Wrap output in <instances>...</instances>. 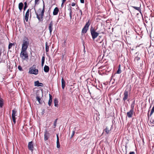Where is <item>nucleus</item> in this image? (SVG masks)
Segmentation results:
<instances>
[{
    "instance_id": "f257e3e1",
    "label": "nucleus",
    "mask_w": 154,
    "mask_h": 154,
    "mask_svg": "<svg viewBox=\"0 0 154 154\" xmlns=\"http://www.w3.org/2000/svg\"><path fill=\"white\" fill-rule=\"evenodd\" d=\"M45 11V5L43 2V7L42 10L39 8L37 11H35V13L36 15V17L39 21H42L44 16V14Z\"/></svg>"
},
{
    "instance_id": "f03ea898",
    "label": "nucleus",
    "mask_w": 154,
    "mask_h": 154,
    "mask_svg": "<svg viewBox=\"0 0 154 154\" xmlns=\"http://www.w3.org/2000/svg\"><path fill=\"white\" fill-rule=\"evenodd\" d=\"M131 89L126 88L124 91L122 100L125 102L126 100L128 101L130 97Z\"/></svg>"
},
{
    "instance_id": "7ed1b4c3",
    "label": "nucleus",
    "mask_w": 154,
    "mask_h": 154,
    "mask_svg": "<svg viewBox=\"0 0 154 154\" xmlns=\"http://www.w3.org/2000/svg\"><path fill=\"white\" fill-rule=\"evenodd\" d=\"M29 45L28 39H24L22 45V50H26Z\"/></svg>"
},
{
    "instance_id": "20e7f679",
    "label": "nucleus",
    "mask_w": 154,
    "mask_h": 154,
    "mask_svg": "<svg viewBox=\"0 0 154 154\" xmlns=\"http://www.w3.org/2000/svg\"><path fill=\"white\" fill-rule=\"evenodd\" d=\"M90 32L92 38H95L100 34V33L98 32H96L95 29L91 26L90 29Z\"/></svg>"
},
{
    "instance_id": "39448f33",
    "label": "nucleus",
    "mask_w": 154,
    "mask_h": 154,
    "mask_svg": "<svg viewBox=\"0 0 154 154\" xmlns=\"http://www.w3.org/2000/svg\"><path fill=\"white\" fill-rule=\"evenodd\" d=\"M35 66L33 65L32 67L30 68L29 73L36 75L38 73V70L35 68Z\"/></svg>"
},
{
    "instance_id": "423d86ee",
    "label": "nucleus",
    "mask_w": 154,
    "mask_h": 154,
    "mask_svg": "<svg viewBox=\"0 0 154 154\" xmlns=\"http://www.w3.org/2000/svg\"><path fill=\"white\" fill-rule=\"evenodd\" d=\"M91 24V23L90 20H89L87 22H86V24L83 28L82 31V33H86L89 27Z\"/></svg>"
},
{
    "instance_id": "0eeeda50",
    "label": "nucleus",
    "mask_w": 154,
    "mask_h": 154,
    "mask_svg": "<svg viewBox=\"0 0 154 154\" xmlns=\"http://www.w3.org/2000/svg\"><path fill=\"white\" fill-rule=\"evenodd\" d=\"M20 56L24 60L26 59H28V55L26 53V50H21Z\"/></svg>"
},
{
    "instance_id": "6e6552de",
    "label": "nucleus",
    "mask_w": 154,
    "mask_h": 154,
    "mask_svg": "<svg viewBox=\"0 0 154 154\" xmlns=\"http://www.w3.org/2000/svg\"><path fill=\"white\" fill-rule=\"evenodd\" d=\"M50 136V134L48 131L47 130H45L44 134V140H47Z\"/></svg>"
},
{
    "instance_id": "1a4fd4ad",
    "label": "nucleus",
    "mask_w": 154,
    "mask_h": 154,
    "mask_svg": "<svg viewBox=\"0 0 154 154\" xmlns=\"http://www.w3.org/2000/svg\"><path fill=\"white\" fill-rule=\"evenodd\" d=\"M54 23L53 21H51L50 23L48 25V29L49 30V32L51 34L52 31L53 29V26Z\"/></svg>"
},
{
    "instance_id": "9d476101",
    "label": "nucleus",
    "mask_w": 154,
    "mask_h": 154,
    "mask_svg": "<svg viewBox=\"0 0 154 154\" xmlns=\"http://www.w3.org/2000/svg\"><path fill=\"white\" fill-rule=\"evenodd\" d=\"M28 147L29 149L32 151L33 149V145L32 141L30 142L28 144Z\"/></svg>"
},
{
    "instance_id": "9b49d317",
    "label": "nucleus",
    "mask_w": 154,
    "mask_h": 154,
    "mask_svg": "<svg viewBox=\"0 0 154 154\" xmlns=\"http://www.w3.org/2000/svg\"><path fill=\"white\" fill-rule=\"evenodd\" d=\"M134 112V111L130 110V111L127 113V116L129 118H131Z\"/></svg>"
},
{
    "instance_id": "f8f14e48",
    "label": "nucleus",
    "mask_w": 154,
    "mask_h": 154,
    "mask_svg": "<svg viewBox=\"0 0 154 154\" xmlns=\"http://www.w3.org/2000/svg\"><path fill=\"white\" fill-rule=\"evenodd\" d=\"M34 85L35 86H43V83H42L39 82L38 81H35L34 82Z\"/></svg>"
},
{
    "instance_id": "ddd939ff",
    "label": "nucleus",
    "mask_w": 154,
    "mask_h": 154,
    "mask_svg": "<svg viewBox=\"0 0 154 154\" xmlns=\"http://www.w3.org/2000/svg\"><path fill=\"white\" fill-rule=\"evenodd\" d=\"M29 10L28 9L26 14L25 16V19L26 22L28 21L29 16Z\"/></svg>"
},
{
    "instance_id": "4468645a",
    "label": "nucleus",
    "mask_w": 154,
    "mask_h": 154,
    "mask_svg": "<svg viewBox=\"0 0 154 154\" xmlns=\"http://www.w3.org/2000/svg\"><path fill=\"white\" fill-rule=\"evenodd\" d=\"M59 11V9L57 7H56L54 9L53 14L54 15H57Z\"/></svg>"
},
{
    "instance_id": "2eb2a0df",
    "label": "nucleus",
    "mask_w": 154,
    "mask_h": 154,
    "mask_svg": "<svg viewBox=\"0 0 154 154\" xmlns=\"http://www.w3.org/2000/svg\"><path fill=\"white\" fill-rule=\"evenodd\" d=\"M57 148H59L60 147V144L59 141V138L58 134L57 135Z\"/></svg>"
},
{
    "instance_id": "dca6fc26",
    "label": "nucleus",
    "mask_w": 154,
    "mask_h": 154,
    "mask_svg": "<svg viewBox=\"0 0 154 154\" xmlns=\"http://www.w3.org/2000/svg\"><path fill=\"white\" fill-rule=\"evenodd\" d=\"M49 67L48 66L46 65L45 66L44 68V70L45 72H48L49 71Z\"/></svg>"
},
{
    "instance_id": "f3484780",
    "label": "nucleus",
    "mask_w": 154,
    "mask_h": 154,
    "mask_svg": "<svg viewBox=\"0 0 154 154\" xmlns=\"http://www.w3.org/2000/svg\"><path fill=\"white\" fill-rule=\"evenodd\" d=\"M49 100L48 104L49 106H50L51 104V103L52 102V95L51 94H49Z\"/></svg>"
},
{
    "instance_id": "a211bd4d",
    "label": "nucleus",
    "mask_w": 154,
    "mask_h": 154,
    "mask_svg": "<svg viewBox=\"0 0 154 154\" xmlns=\"http://www.w3.org/2000/svg\"><path fill=\"white\" fill-rule=\"evenodd\" d=\"M131 7L135 9V10L138 11L141 14H142L140 7H137L134 6H131Z\"/></svg>"
},
{
    "instance_id": "6ab92c4d",
    "label": "nucleus",
    "mask_w": 154,
    "mask_h": 154,
    "mask_svg": "<svg viewBox=\"0 0 154 154\" xmlns=\"http://www.w3.org/2000/svg\"><path fill=\"white\" fill-rule=\"evenodd\" d=\"M23 6V4L22 2H20L19 3L18 8L20 11H21L22 10Z\"/></svg>"
},
{
    "instance_id": "aec40b11",
    "label": "nucleus",
    "mask_w": 154,
    "mask_h": 154,
    "mask_svg": "<svg viewBox=\"0 0 154 154\" xmlns=\"http://www.w3.org/2000/svg\"><path fill=\"white\" fill-rule=\"evenodd\" d=\"M36 98L37 100L39 102V104L42 103V100L38 96V95L37 94Z\"/></svg>"
},
{
    "instance_id": "412c9836",
    "label": "nucleus",
    "mask_w": 154,
    "mask_h": 154,
    "mask_svg": "<svg viewBox=\"0 0 154 154\" xmlns=\"http://www.w3.org/2000/svg\"><path fill=\"white\" fill-rule=\"evenodd\" d=\"M61 82H62V87L63 89L65 86V82L63 79L62 78L61 79Z\"/></svg>"
},
{
    "instance_id": "4be33fe9",
    "label": "nucleus",
    "mask_w": 154,
    "mask_h": 154,
    "mask_svg": "<svg viewBox=\"0 0 154 154\" xmlns=\"http://www.w3.org/2000/svg\"><path fill=\"white\" fill-rule=\"evenodd\" d=\"M111 128H109L108 126H107L104 130L106 134H108L109 133V132L111 131Z\"/></svg>"
},
{
    "instance_id": "5701e85b",
    "label": "nucleus",
    "mask_w": 154,
    "mask_h": 154,
    "mask_svg": "<svg viewBox=\"0 0 154 154\" xmlns=\"http://www.w3.org/2000/svg\"><path fill=\"white\" fill-rule=\"evenodd\" d=\"M16 112L17 111L14 109L12 110V117H15V116H16Z\"/></svg>"
},
{
    "instance_id": "b1692460",
    "label": "nucleus",
    "mask_w": 154,
    "mask_h": 154,
    "mask_svg": "<svg viewBox=\"0 0 154 154\" xmlns=\"http://www.w3.org/2000/svg\"><path fill=\"white\" fill-rule=\"evenodd\" d=\"M68 10L69 11V16L70 17V19L71 20L72 19V11L71 9V7L69 8L68 9Z\"/></svg>"
},
{
    "instance_id": "393cba45",
    "label": "nucleus",
    "mask_w": 154,
    "mask_h": 154,
    "mask_svg": "<svg viewBox=\"0 0 154 154\" xmlns=\"http://www.w3.org/2000/svg\"><path fill=\"white\" fill-rule=\"evenodd\" d=\"M45 51L46 52H48L49 51V46L47 42H46L45 43Z\"/></svg>"
},
{
    "instance_id": "a878e982",
    "label": "nucleus",
    "mask_w": 154,
    "mask_h": 154,
    "mask_svg": "<svg viewBox=\"0 0 154 154\" xmlns=\"http://www.w3.org/2000/svg\"><path fill=\"white\" fill-rule=\"evenodd\" d=\"M9 43L8 48L9 49H10L12 48L13 46L15 45V43H11L10 42H9Z\"/></svg>"
},
{
    "instance_id": "bb28decb",
    "label": "nucleus",
    "mask_w": 154,
    "mask_h": 154,
    "mask_svg": "<svg viewBox=\"0 0 154 154\" xmlns=\"http://www.w3.org/2000/svg\"><path fill=\"white\" fill-rule=\"evenodd\" d=\"M3 104V100L0 97V107H2Z\"/></svg>"
},
{
    "instance_id": "cd10ccee",
    "label": "nucleus",
    "mask_w": 154,
    "mask_h": 154,
    "mask_svg": "<svg viewBox=\"0 0 154 154\" xmlns=\"http://www.w3.org/2000/svg\"><path fill=\"white\" fill-rule=\"evenodd\" d=\"M120 67H121V65L119 64V66L118 70H117V72H116V73L117 74H120L121 72L122 71H121V69Z\"/></svg>"
},
{
    "instance_id": "c85d7f7f",
    "label": "nucleus",
    "mask_w": 154,
    "mask_h": 154,
    "mask_svg": "<svg viewBox=\"0 0 154 154\" xmlns=\"http://www.w3.org/2000/svg\"><path fill=\"white\" fill-rule=\"evenodd\" d=\"M58 101L57 99L55 98L54 100V106H57L58 104Z\"/></svg>"
},
{
    "instance_id": "c756f323",
    "label": "nucleus",
    "mask_w": 154,
    "mask_h": 154,
    "mask_svg": "<svg viewBox=\"0 0 154 154\" xmlns=\"http://www.w3.org/2000/svg\"><path fill=\"white\" fill-rule=\"evenodd\" d=\"M76 130V128H74V130L72 131V134L71 135V136L70 137V138H72L73 137V136L74 135V134L75 133V131Z\"/></svg>"
},
{
    "instance_id": "7c9ffc66",
    "label": "nucleus",
    "mask_w": 154,
    "mask_h": 154,
    "mask_svg": "<svg viewBox=\"0 0 154 154\" xmlns=\"http://www.w3.org/2000/svg\"><path fill=\"white\" fill-rule=\"evenodd\" d=\"M24 6L23 8L24 11H25L26 9V8L27 7V3L26 2H25L24 3Z\"/></svg>"
},
{
    "instance_id": "2f4dec72",
    "label": "nucleus",
    "mask_w": 154,
    "mask_h": 154,
    "mask_svg": "<svg viewBox=\"0 0 154 154\" xmlns=\"http://www.w3.org/2000/svg\"><path fill=\"white\" fill-rule=\"evenodd\" d=\"M154 112V106H153V107H152V110L150 112V116H151L152 115V114H153V113Z\"/></svg>"
},
{
    "instance_id": "473e14b6",
    "label": "nucleus",
    "mask_w": 154,
    "mask_h": 154,
    "mask_svg": "<svg viewBox=\"0 0 154 154\" xmlns=\"http://www.w3.org/2000/svg\"><path fill=\"white\" fill-rule=\"evenodd\" d=\"M57 119H55V120L54 121V128H55V127L56 126V124L57 122Z\"/></svg>"
},
{
    "instance_id": "72a5a7b5",
    "label": "nucleus",
    "mask_w": 154,
    "mask_h": 154,
    "mask_svg": "<svg viewBox=\"0 0 154 154\" xmlns=\"http://www.w3.org/2000/svg\"><path fill=\"white\" fill-rule=\"evenodd\" d=\"M18 68L19 69V70L20 71H22L23 70V69H22V68L21 66L20 65L18 66Z\"/></svg>"
},
{
    "instance_id": "f704fd0d",
    "label": "nucleus",
    "mask_w": 154,
    "mask_h": 154,
    "mask_svg": "<svg viewBox=\"0 0 154 154\" xmlns=\"http://www.w3.org/2000/svg\"><path fill=\"white\" fill-rule=\"evenodd\" d=\"M134 104H131V110H133V111H134Z\"/></svg>"
},
{
    "instance_id": "c9c22d12",
    "label": "nucleus",
    "mask_w": 154,
    "mask_h": 154,
    "mask_svg": "<svg viewBox=\"0 0 154 154\" xmlns=\"http://www.w3.org/2000/svg\"><path fill=\"white\" fill-rule=\"evenodd\" d=\"M13 121L14 124L16 123V118L15 117H12Z\"/></svg>"
},
{
    "instance_id": "e433bc0d",
    "label": "nucleus",
    "mask_w": 154,
    "mask_h": 154,
    "mask_svg": "<svg viewBox=\"0 0 154 154\" xmlns=\"http://www.w3.org/2000/svg\"><path fill=\"white\" fill-rule=\"evenodd\" d=\"M45 57L44 56H43L42 59V62H45Z\"/></svg>"
},
{
    "instance_id": "4c0bfd02",
    "label": "nucleus",
    "mask_w": 154,
    "mask_h": 154,
    "mask_svg": "<svg viewBox=\"0 0 154 154\" xmlns=\"http://www.w3.org/2000/svg\"><path fill=\"white\" fill-rule=\"evenodd\" d=\"M140 59V58L139 57H135V60H136L137 61H138Z\"/></svg>"
},
{
    "instance_id": "58836bf2",
    "label": "nucleus",
    "mask_w": 154,
    "mask_h": 154,
    "mask_svg": "<svg viewBox=\"0 0 154 154\" xmlns=\"http://www.w3.org/2000/svg\"><path fill=\"white\" fill-rule=\"evenodd\" d=\"M79 12H80V14H81V17H80V19H81L82 16V11L81 10H79Z\"/></svg>"
},
{
    "instance_id": "ea45409f",
    "label": "nucleus",
    "mask_w": 154,
    "mask_h": 154,
    "mask_svg": "<svg viewBox=\"0 0 154 154\" xmlns=\"http://www.w3.org/2000/svg\"><path fill=\"white\" fill-rule=\"evenodd\" d=\"M66 0H62V6L63 5V3H64L66 1Z\"/></svg>"
},
{
    "instance_id": "a19ab883",
    "label": "nucleus",
    "mask_w": 154,
    "mask_h": 154,
    "mask_svg": "<svg viewBox=\"0 0 154 154\" xmlns=\"http://www.w3.org/2000/svg\"><path fill=\"white\" fill-rule=\"evenodd\" d=\"M75 5V3L74 2H73L72 4V6H74Z\"/></svg>"
},
{
    "instance_id": "79ce46f5",
    "label": "nucleus",
    "mask_w": 154,
    "mask_h": 154,
    "mask_svg": "<svg viewBox=\"0 0 154 154\" xmlns=\"http://www.w3.org/2000/svg\"><path fill=\"white\" fill-rule=\"evenodd\" d=\"M129 154H135V152H131Z\"/></svg>"
},
{
    "instance_id": "37998d69",
    "label": "nucleus",
    "mask_w": 154,
    "mask_h": 154,
    "mask_svg": "<svg viewBox=\"0 0 154 154\" xmlns=\"http://www.w3.org/2000/svg\"><path fill=\"white\" fill-rule=\"evenodd\" d=\"M5 61V60H3V59H2L0 61V63L1 62H4Z\"/></svg>"
},
{
    "instance_id": "c03bdc74",
    "label": "nucleus",
    "mask_w": 154,
    "mask_h": 154,
    "mask_svg": "<svg viewBox=\"0 0 154 154\" xmlns=\"http://www.w3.org/2000/svg\"><path fill=\"white\" fill-rule=\"evenodd\" d=\"M80 2L82 3H84V0H80Z\"/></svg>"
},
{
    "instance_id": "a18cd8bd",
    "label": "nucleus",
    "mask_w": 154,
    "mask_h": 154,
    "mask_svg": "<svg viewBox=\"0 0 154 154\" xmlns=\"http://www.w3.org/2000/svg\"><path fill=\"white\" fill-rule=\"evenodd\" d=\"M39 0H35V3L36 4Z\"/></svg>"
},
{
    "instance_id": "49530a36",
    "label": "nucleus",
    "mask_w": 154,
    "mask_h": 154,
    "mask_svg": "<svg viewBox=\"0 0 154 154\" xmlns=\"http://www.w3.org/2000/svg\"><path fill=\"white\" fill-rule=\"evenodd\" d=\"M84 53H85V46H84Z\"/></svg>"
},
{
    "instance_id": "de8ad7c7",
    "label": "nucleus",
    "mask_w": 154,
    "mask_h": 154,
    "mask_svg": "<svg viewBox=\"0 0 154 154\" xmlns=\"http://www.w3.org/2000/svg\"><path fill=\"white\" fill-rule=\"evenodd\" d=\"M44 62H42V66H43L44 65Z\"/></svg>"
},
{
    "instance_id": "09e8293b",
    "label": "nucleus",
    "mask_w": 154,
    "mask_h": 154,
    "mask_svg": "<svg viewBox=\"0 0 154 154\" xmlns=\"http://www.w3.org/2000/svg\"><path fill=\"white\" fill-rule=\"evenodd\" d=\"M103 39H101V40L100 42V43H101V42L103 41Z\"/></svg>"
},
{
    "instance_id": "8fccbe9b",
    "label": "nucleus",
    "mask_w": 154,
    "mask_h": 154,
    "mask_svg": "<svg viewBox=\"0 0 154 154\" xmlns=\"http://www.w3.org/2000/svg\"><path fill=\"white\" fill-rule=\"evenodd\" d=\"M62 56L63 58V57H64V55L63 54H62Z\"/></svg>"
},
{
    "instance_id": "3c124183",
    "label": "nucleus",
    "mask_w": 154,
    "mask_h": 154,
    "mask_svg": "<svg viewBox=\"0 0 154 154\" xmlns=\"http://www.w3.org/2000/svg\"><path fill=\"white\" fill-rule=\"evenodd\" d=\"M100 40V39H97L96 41H98V40Z\"/></svg>"
},
{
    "instance_id": "603ef678",
    "label": "nucleus",
    "mask_w": 154,
    "mask_h": 154,
    "mask_svg": "<svg viewBox=\"0 0 154 154\" xmlns=\"http://www.w3.org/2000/svg\"><path fill=\"white\" fill-rule=\"evenodd\" d=\"M1 54H2V52H1V51H0V57L1 56Z\"/></svg>"
},
{
    "instance_id": "864d4df0",
    "label": "nucleus",
    "mask_w": 154,
    "mask_h": 154,
    "mask_svg": "<svg viewBox=\"0 0 154 154\" xmlns=\"http://www.w3.org/2000/svg\"><path fill=\"white\" fill-rule=\"evenodd\" d=\"M152 41L153 42H154V39H152Z\"/></svg>"
},
{
    "instance_id": "5fc2aeb1",
    "label": "nucleus",
    "mask_w": 154,
    "mask_h": 154,
    "mask_svg": "<svg viewBox=\"0 0 154 154\" xmlns=\"http://www.w3.org/2000/svg\"><path fill=\"white\" fill-rule=\"evenodd\" d=\"M145 22L147 23V20H145Z\"/></svg>"
},
{
    "instance_id": "6e6d98bb",
    "label": "nucleus",
    "mask_w": 154,
    "mask_h": 154,
    "mask_svg": "<svg viewBox=\"0 0 154 154\" xmlns=\"http://www.w3.org/2000/svg\"><path fill=\"white\" fill-rule=\"evenodd\" d=\"M99 36L100 37V38H101V35H99Z\"/></svg>"
}]
</instances>
